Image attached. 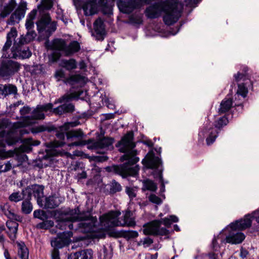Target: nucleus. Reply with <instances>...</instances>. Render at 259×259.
<instances>
[{
  "mask_svg": "<svg viewBox=\"0 0 259 259\" xmlns=\"http://www.w3.org/2000/svg\"><path fill=\"white\" fill-rule=\"evenodd\" d=\"M178 221V218L175 215H170L168 217L165 218L161 220V222L166 227H169L172 223H177Z\"/></svg>",
  "mask_w": 259,
  "mask_h": 259,
  "instance_id": "nucleus-38",
  "label": "nucleus"
},
{
  "mask_svg": "<svg viewBox=\"0 0 259 259\" xmlns=\"http://www.w3.org/2000/svg\"><path fill=\"white\" fill-rule=\"evenodd\" d=\"M79 66L80 69H83L86 67V64L84 61L82 60L79 62Z\"/></svg>",
  "mask_w": 259,
  "mask_h": 259,
  "instance_id": "nucleus-63",
  "label": "nucleus"
},
{
  "mask_svg": "<svg viewBox=\"0 0 259 259\" xmlns=\"http://www.w3.org/2000/svg\"><path fill=\"white\" fill-rule=\"evenodd\" d=\"M4 256H5L6 259H11L8 249H7V248L4 249Z\"/></svg>",
  "mask_w": 259,
  "mask_h": 259,
  "instance_id": "nucleus-62",
  "label": "nucleus"
},
{
  "mask_svg": "<svg viewBox=\"0 0 259 259\" xmlns=\"http://www.w3.org/2000/svg\"><path fill=\"white\" fill-rule=\"evenodd\" d=\"M22 145L21 146L22 150L24 152L29 153L32 150V146H36L39 144L38 141H34L31 138L24 139L22 141Z\"/></svg>",
  "mask_w": 259,
  "mask_h": 259,
  "instance_id": "nucleus-32",
  "label": "nucleus"
},
{
  "mask_svg": "<svg viewBox=\"0 0 259 259\" xmlns=\"http://www.w3.org/2000/svg\"><path fill=\"white\" fill-rule=\"evenodd\" d=\"M228 123V119L225 116L220 117L215 122L214 127L212 126L210 122L207 121L199 132L198 135L202 138L206 137L207 145H209L215 141L218 136V130L226 125Z\"/></svg>",
  "mask_w": 259,
  "mask_h": 259,
  "instance_id": "nucleus-11",
  "label": "nucleus"
},
{
  "mask_svg": "<svg viewBox=\"0 0 259 259\" xmlns=\"http://www.w3.org/2000/svg\"><path fill=\"white\" fill-rule=\"evenodd\" d=\"M144 233L155 235H166L168 231L164 227H160L159 221H154L144 225Z\"/></svg>",
  "mask_w": 259,
  "mask_h": 259,
  "instance_id": "nucleus-18",
  "label": "nucleus"
},
{
  "mask_svg": "<svg viewBox=\"0 0 259 259\" xmlns=\"http://www.w3.org/2000/svg\"><path fill=\"white\" fill-rule=\"evenodd\" d=\"M36 24L39 33L45 32L50 34L57 29V22L51 21V18L48 13L42 15Z\"/></svg>",
  "mask_w": 259,
  "mask_h": 259,
  "instance_id": "nucleus-15",
  "label": "nucleus"
},
{
  "mask_svg": "<svg viewBox=\"0 0 259 259\" xmlns=\"http://www.w3.org/2000/svg\"><path fill=\"white\" fill-rule=\"evenodd\" d=\"M52 216L57 223L56 228L61 230H65L68 228L73 230V222H79L78 229L84 233H90V237L93 238L100 237L101 234L97 233L96 231H85L87 224L91 223V220L95 217L91 216L90 212H80L78 207L74 209H69L65 211L56 210L52 213Z\"/></svg>",
  "mask_w": 259,
  "mask_h": 259,
  "instance_id": "nucleus-3",
  "label": "nucleus"
},
{
  "mask_svg": "<svg viewBox=\"0 0 259 259\" xmlns=\"http://www.w3.org/2000/svg\"><path fill=\"white\" fill-rule=\"evenodd\" d=\"M201 0H186L187 4L191 7H196Z\"/></svg>",
  "mask_w": 259,
  "mask_h": 259,
  "instance_id": "nucleus-52",
  "label": "nucleus"
},
{
  "mask_svg": "<svg viewBox=\"0 0 259 259\" xmlns=\"http://www.w3.org/2000/svg\"><path fill=\"white\" fill-rule=\"evenodd\" d=\"M4 95L7 96L10 94H16L17 92V89L16 86L8 84L4 85Z\"/></svg>",
  "mask_w": 259,
  "mask_h": 259,
  "instance_id": "nucleus-43",
  "label": "nucleus"
},
{
  "mask_svg": "<svg viewBox=\"0 0 259 259\" xmlns=\"http://www.w3.org/2000/svg\"><path fill=\"white\" fill-rule=\"evenodd\" d=\"M26 199L22 203V211L24 213L29 214L32 211L33 207L29 199Z\"/></svg>",
  "mask_w": 259,
  "mask_h": 259,
  "instance_id": "nucleus-39",
  "label": "nucleus"
},
{
  "mask_svg": "<svg viewBox=\"0 0 259 259\" xmlns=\"http://www.w3.org/2000/svg\"><path fill=\"white\" fill-rule=\"evenodd\" d=\"M17 35V31L15 27H12L7 34V41L2 50V57L5 58L26 59L31 56V52L28 47L24 46L25 44L19 43V40H15L13 46L9 53L8 51L11 46L12 41Z\"/></svg>",
  "mask_w": 259,
  "mask_h": 259,
  "instance_id": "nucleus-8",
  "label": "nucleus"
},
{
  "mask_svg": "<svg viewBox=\"0 0 259 259\" xmlns=\"http://www.w3.org/2000/svg\"><path fill=\"white\" fill-rule=\"evenodd\" d=\"M138 235V232L136 231H127L124 233V237L128 240L136 238Z\"/></svg>",
  "mask_w": 259,
  "mask_h": 259,
  "instance_id": "nucleus-46",
  "label": "nucleus"
},
{
  "mask_svg": "<svg viewBox=\"0 0 259 259\" xmlns=\"http://www.w3.org/2000/svg\"><path fill=\"white\" fill-rule=\"evenodd\" d=\"M54 223L53 221L46 220L37 224L36 228L39 229H49L53 227Z\"/></svg>",
  "mask_w": 259,
  "mask_h": 259,
  "instance_id": "nucleus-41",
  "label": "nucleus"
},
{
  "mask_svg": "<svg viewBox=\"0 0 259 259\" xmlns=\"http://www.w3.org/2000/svg\"><path fill=\"white\" fill-rule=\"evenodd\" d=\"M0 213H4L9 220H14L18 222L22 221V217L15 214L14 209L8 203L0 206Z\"/></svg>",
  "mask_w": 259,
  "mask_h": 259,
  "instance_id": "nucleus-26",
  "label": "nucleus"
},
{
  "mask_svg": "<svg viewBox=\"0 0 259 259\" xmlns=\"http://www.w3.org/2000/svg\"><path fill=\"white\" fill-rule=\"evenodd\" d=\"M61 201L55 196H50L46 198L45 206L48 208H54L57 207Z\"/></svg>",
  "mask_w": 259,
  "mask_h": 259,
  "instance_id": "nucleus-34",
  "label": "nucleus"
},
{
  "mask_svg": "<svg viewBox=\"0 0 259 259\" xmlns=\"http://www.w3.org/2000/svg\"><path fill=\"white\" fill-rule=\"evenodd\" d=\"M14 220H9L6 223L7 233L10 239L14 241L17 238L18 223Z\"/></svg>",
  "mask_w": 259,
  "mask_h": 259,
  "instance_id": "nucleus-27",
  "label": "nucleus"
},
{
  "mask_svg": "<svg viewBox=\"0 0 259 259\" xmlns=\"http://www.w3.org/2000/svg\"><path fill=\"white\" fill-rule=\"evenodd\" d=\"M106 103H107V106L109 108H110V109H114L115 108L114 104L110 103L109 101H108Z\"/></svg>",
  "mask_w": 259,
  "mask_h": 259,
  "instance_id": "nucleus-64",
  "label": "nucleus"
},
{
  "mask_svg": "<svg viewBox=\"0 0 259 259\" xmlns=\"http://www.w3.org/2000/svg\"><path fill=\"white\" fill-rule=\"evenodd\" d=\"M143 183V191L149 190L151 191H155L157 189V185L152 180L149 179H145L142 181Z\"/></svg>",
  "mask_w": 259,
  "mask_h": 259,
  "instance_id": "nucleus-37",
  "label": "nucleus"
},
{
  "mask_svg": "<svg viewBox=\"0 0 259 259\" xmlns=\"http://www.w3.org/2000/svg\"><path fill=\"white\" fill-rule=\"evenodd\" d=\"M252 214L254 219L257 223L259 224V209H256V210L252 212Z\"/></svg>",
  "mask_w": 259,
  "mask_h": 259,
  "instance_id": "nucleus-59",
  "label": "nucleus"
},
{
  "mask_svg": "<svg viewBox=\"0 0 259 259\" xmlns=\"http://www.w3.org/2000/svg\"><path fill=\"white\" fill-rule=\"evenodd\" d=\"M16 6V0H1L0 18H4L9 15Z\"/></svg>",
  "mask_w": 259,
  "mask_h": 259,
  "instance_id": "nucleus-25",
  "label": "nucleus"
},
{
  "mask_svg": "<svg viewBox=\"0 0 259 259\" xmlns=\"http://www.w3.org/2000/svg\"><path fill=\"white\" fill-rule=\"evenodd\" d=\"M16 159L18 161V163L16 164V166H18L21 164L23 162L26 161L28 160V157L26 155L24 154H22L21 155H16Z\"/></svg>",
  "mask_w": 259,
  "mask_h": 259,
  "instance_id": "nucleus-49",
  "label": "nucleus"
},
{
  "mask_svg": "<svg viewBox=\"0 0 259 259\" xmlns=\"http://www.w3.org/2000/svg\"><path fill=\"white\" fill-rule=\"evenodd\" d=\"M44 6L48 9H50L52 7V3L51 0H44L42 1Z\"/></svg>",
  "mask_w": 259,
  "mask_h": 259,
  "instance_id": "nucleus-56",
  "label": "nucleus"
},
{
  "mask_svg": "<svg viewBox=\"0 0 259 259\" xmlns=\"http://www.w3.org/2000/svg\"><path fill=\"white\" fill-rule=\"evenodd\" d=\"M18 255L21 259H29V250L23 241H17Z\"/></svg>",
  "mask_w": 259,
  "mask_h": 259,
  "instance_id": "nucleus-29",
  "label": "nucleus"
},
{
  "mask_svg": "<svg viewBox=\"0 0 259 259\" xmlns=\"http://www.w3.org/2000/svg\"><path fill=\"white\" fill-rule=\"evenodd\" d=\"M37 13V11L36 9H33L28 14L25 23V27L27 31L33 30L34 26L33 21L36 18Z\"/></svg>",
  "mask_w": 259,
  "mask_h": 259,
  "instance_id": "nucleus-31",
  "label": "nucleus"
},
{
  "mask_svg": "<svg viewBox=\"0 0 259 259\" xmlns=\"http://www.w3.org/2000/svg\"><path fill=\"white\" fill-rule=\"evenodd\" d=\"M52 259H60L59 251L57 249H54L52 253Z\"/></svg>",
  "mask_w": 259,
  "mask_h": 259,
  "instance_id": "nucleus-55",
  "label": "nucleus"
},
{
  "mask_svg": "<svg viewBox=\"0 0 259 259\" xmlns=\"http://www.w3.org/2000/svg\"><path fill=\"white\" fill-rule=\"evenodd\" d=\"M121 190L122 187L120 184L115 180H112L110 186V192L111 193H115L120 192Z\"/></svg>",
  "mask_w": 259,
  "mask_h": 259,
  "instance_id": "nucleus-42",
  "label": "nucleus"
},
{
  "mask_svg": "<svg viewBox=\"0 0 259 259\" xmlns=\"http://www.w3.org/2000/svg\"><path fill=\"white\" fill-rule=\"evenodd\" d=\"M31 111V108L28 106H24L20 110L21 115L24 116L30 113Z\"/></svg>",
  "mask_w": 259,
  "mask_h": 259,
  "instance_id": "nucleus-50",
  "label": "nucleus"
},
{
  "mask_svg": "<svg viewBox=\"0 0 259 259\" xmlns=\"http://www.w3.org/2000/svg\"><path fill=\"white\" fill-rule=\"evenodd\" d=\"M46 47L48 50L62 52L66 56H72L80 49V44L77 41L73 40L67 45L66 41L61 38H56L51 41H47Z\"/></svg>",
  "mask_w": 259,
  "mask_h": 259,
  "instance_id": "nucleus-10",
  "label": "nucleus"
},
{
  "mask_svg": "<svg viewBox=\"0 0 259 259\" xmlns=\"http://www.w3.org/2000/svg\"><path fill=\"white\" fill-rule=\"evenodd\" d=\"M97 0H79L84 15L93 16L98 12ZM115 0H98L99 5L101 7L110 8Z\"/></svg>",
  "mask_w": 259,
  "mask_h": 259,
  "instance_id": "nucleus-12",
  "label": "nucleus"
},
{
  "mask_svg": "<svg viewBox=\"0 0 259 259\" xmlns=\"http://www.w3.org/2000/svg\"><path fill=\"white\" fill-rule=\"evenodd\" d=\"M12 165H13V167L16 166V165H15L13 163V160H11L5 163L4 164L5 172L10 170L12 167Z\"/></svg>",
  "mask_w": 259,
  "mask_h": 259,
  "instance_id": "nucleus-51",
  "label": "nucleus"
},
{
  "mask_svg": "<svg viewBox=\"0 0 259 259\" xmlns=\"http://www.w3.org/2000/svg\"><path fill=\"white\" fill-rule=\"evenodd\" d=\"M119 11L124 14H130L141 6L140 0H119L117 2Z\"/></svg>",
  "mask_w": 259,
  "mask_h": 259,
  "instance_id": "nucleus-21",
  "label": "nucleus"
},
{
  "mask_svg": "<svg viewBox=\"0 0 259 259\" xmlns=\"http://www.w3.org/2000/svg\"><path fill=\"white\" fill-rule=\"evenodd\" d=\"M125 192L131 199H133L136 196V190L134 188L127 187Z\"/></svg>",
  "mask_w": 259,
  "mask_h": 259,
  "instance_id": "nucleus-47",
  "label": "nucleus"
},
{
  "mask_svg": "<svg viewBox=\"0 0 259 259\" xmlns=\"http://www.w3.org/2000/svg\"><path fill=\"white\" fill-rule=\"evenodd\" d=\"M81 256V253L76 252L74 253L70 254L68 256V259H79V257Z\"/></svg>",
  "mask_w": 259,
  "mask_h": 259,
  "instance_id": "nucleus-54",
  "label": "nucleus"
},
{
  "mask_svg": "<svg viewBox=\"0 0 259 259\" xmlns=\"http://www.w3.org/2000/svg\"><path fill=\"white\" fill-rule=\"evenodd\" d=\"M27 10V4L26 3H21L13 13L8 21V23L10 25L18 23L19 21L24 18Z\"/></svg>",
  "mask_w": 259,
  "mask_h": 259,
  "instance_id": "nucleus-24",
  "label": "nucleus"
},
{
  "mask_svg": "<svg viewBox=\"0 0 259 259\" xmlns=\"http://www.w3.org/2000/svg\"><path fill=\"white\" fill-rule=\"evenodd\" d=\"M143 14L140 13H135L129 16V20L126 22L137 28L143 24Z\"/></svg>",
  "mask_w": 259,
  "mask_h": 259,
  "instance_id": "nucleus-28",
  "label": "nucleus"
},
{
  "mask_svg": "<svg viewBox=\"0 0 259 259\" xmlns=\"http://www.w3.org/2000/svg\"><path fill=\"white\" fill-rule=\"evenodd\" d=\"M142 162L148 168L155 169L158 170V175L159 178V181L161 183V186L160 191L161 193L165 192V183L163 181L162 174L161 169L159 167L161 166L162 161L160 158L158 157H153L152 158L148 157L146 160H143Z\"/></svg>",
  "mask_w": 259,
  "mask_h": 259,
  "instance_id": "nucleus-17",
  "label": "nucleus"
},
{
  "mask_svg": "<svg viewBox=\"0 0 259 259\" xmlns=\"http://www.w3.org/2000/svg\"><path fill=\"white\" fill-rule=\"evenodd\" d=\"M53 104L48 103L44 105H38L31 112L30 116H24L20 121L14 123L13 127L15 129L23 127L31 126L30 131L33 134H37L48 130V127L44 125L32 126L36 123L37 120H43L45 118V112L52 109Z\"/></svg>",
  "mask_w": 259,
  "mask_h": 259,
  "instance_id": "nucleus-7",
  "label": "nucleus"
},
{
  "mask_svg": "<svg viewBox=\"0 0 259 259\" xmlns=\"http://www.w3.org/2000/svg\"><path fill=\"white\" fill-rule=\"evenodd\" d=\"M114 139L111 138H104L94 143L93 146L95 149H104L111 146Z\"/></svg>",
  "mask_w": 259,
  "mask_h": 259,
  "instance_id": "nucleus-30",
  "label": "nucleus"
},
{
  "mask_svg": "<svg viewBox=\"0 0 259 259\" xmlns=\"http://www.w3.org/2000/svg\"><path fill=\"white\" fill-rule=\"evenodd\" d=\"M242 68V73L238 71L234 74V80L238 83V90L234 95V103L235 106L241 105L243 100L247 96L248 94V88L252 85V82L250 80L248 74L247 67L241 66Z\"/></svg>",
  "mask_w": 259,
  "mask_h": 259,
  "instance_id": "nucleus-9",
  "label": "nucleus"
},
{
  "mask_svg": "<svg viewBox=\"0 0 259 259\" xmlns=\"http://www.w3.org/2000/svg\"><path fill=\"white\" fill-rule=\"evenodd\" d=\"M87 178V173L84 171V170H82L81 172L78 173L76 176L75 178L77 180H80L81 179H85Z\"/></svg>",
  "mask_w": 259,
  "mask_h": 259,
  "instance_id": "nucleus-53",
  "label": "nucleus"
},
{
  "mask_svg": "<svg viewBox=\"0 0 259 259\" xmlns=\"http://www.w3.org/2000/svg\"><path fill=\"white\" fill-rule=\"evenodd\" d=\"M72 235L73 233L71 231H64L58 233L57 237L51 240L52 246L57 248H61L68 245Z\"/></svg>",
  "mask_w": 259,
  "mask_h": 259,
  "instance_id": "nucleus-19",
  "label": "nucleus"
},
{
  "mask_svg": "<svg viewBox=\"0 0 259 259\" xmlns=\"http://www.w3.org/2000/svg\"><path fill=\"white\" fill-rule=\"evenodd\" d=\"M93 26L94 30L92 32V35L96 40H103L106 35L104 21L101 18H98L94 22Z\"/></svg>",
  "mask_w": 259,
  "mask_h": 259,
  "instance_id": "nucleus-22",
  "label": "nucleus"
},
{
  "mask_svg": "<svg viewBox=\"0 0 259 259\" xmlns=\"http://www.w3.org/2000/svg\"><path fill=\"white\" fill-rule=\"evenodd\" d=\"M83 136V134L80 131H70L66 134L64 133H57V140L48 144V148L46 150V156L49 157L62 155L64 152L62 150L61 147L66 143L69 147L81 145V142H77V140L82 138Z\"/></svg>",
  "mask_w": 259,
  "mask_h": 259,
  "instance_id": "nucleus-6",
  "label": "nucleus"
},
{
  "mask_svg": "<svg viewBox=\"0 0 259 259\" xmlns=\"http://www.w3.org/2000/svg\"><path fill=\"white\" fill-rule=\"evenodd\" d=\"M183 10V5L180 0H160L147 8L145 14L148 18L154 19L160 16L163 12L164 23L171 25L182 16Z\"/></svg>",
  "mask_w": 259,
  "mask_h": 259,
  "instance_id": "nucleus-5",
  "label": "nucleus"
},
{
  "mask_svg": "<svg viewBox=\"0 0 259 259\" xmlns=\"http://www.w3.org/2000/svg\"><path fill=\"white\" fill-rule=\"evenodd\" d=\"M252 213L247 214L243 219L231 223L224 229L217 236H214L211 244V248L214 251L207 255L210 259H222V253L220 249L226 243L238 244L242 243L245 238V235L240 231L249 228L251 225Z\"/></svg>",
  "mask_w": 259,
  "mask_h": 259,
  "instance_id": "nucleus-1",
  "label": "nucleus"
},
{
  "mask_svg": "<svg viewBox=\"0 0 259 259\" xmlns=\"http://www.w3.org/2000/svg\"><path fill=\"white\" fill-rule=\"evenodd\" d=\"M33 217L35 218L38 219L42 221L47 220L48 218L46 212L44 210L40 209L34 210L33 212Z\"/></svg>",
  "mask_w": 259,
  "mask_h": 259,
  "instance_id": "nucleus-44",
  "label": "nucleus"
},
{
  "mask_svg": "<svg viewBox=\"0 0 259 259\" xmlns=\"http://www.w3.org/2000/svg\"><path fill=\"white\" fill-rule=\"evenodd\" d=\"M58 19H61L65 24H67L68 22V19L64 15H62L61 16L57 17Z\"/></svg>",
  "mask_w": 259,
  "mask_h": 259,
  "instance_id": "nucleus-61",
  "label": "nucleus"
},
{
  "mask_svg": "<svg viewBox=\"0 0 259 259\" xmlns=\"http://www.w3.org/2000/svg\"><path fill=\"white\" fill-rule=\"evenodd\" d=\"M81 253L80 259H91L92 257L93 251L91 249L83 250L80 251Z\"/></svg>",
  "mask_w": 259,
  "mask_h": 259,
  "instance_id": "nucleus-45",
  "label": "nucleus"
},
{
  "mask_svg": "<svg viewBox=\"0 0 259 259\" xmlns=\"http://www.w3.org/2000/svg\"><path fill=\"white\" fill-rule=\"evenodd\" d=\"M120 152L124 154L120 157L121 162L125 161L122 165H114L108 166L106 168L107 171H114L116 174L122 175V172L120 170L123 168L127 171H131L132 175H136L139 167L136 164L139 161L140 159L137 156L138 152L135 149L136 143L134 142V133L133 131L128 132L116 144Z\"/></svg>",
  "mask_w": 259,
  "mask_h": 259,
  "instance_id": "nucleus-2",
  "label": "nucleus"
},
{
  "mask_svg": "<svg viewBox=\"0 0 259 259\" xmlns=\"http://www.w3.org/2000/svg\"><path fill=\"white\" fill-rule=\"evenodd\" d=\"M240 255L242 258H247L248 255V252L246 249L241 248Z\"/></svg>",
  "mask_w": 259,
  "mask_h": 259,
  "instance_id": "nucleus-57",
  "label": "nucleus"
},
{
  "mask_svg": "<svg viewBox=\"0 0 259 259\" xmlns=\"http://www.w3.org/2000/svg\"><path fill=\"white\" fill-rule=\"evenodd\" d=\"M153 243V240L152 239L149 237H146L144 238L143 241V244L146 245V246H148Z\"/></svg>",
  "mask_w": 259,
  "mask_h": 259,
  "instance_id": "nucleus-58",
  "label": "nucleus"
},
{
  "mask_svg": "<svg viewBox=\"0 0 259 259\" xmlns=\"http://www.w3.org/2000/svg\"><path fill=\"white\" fill-rule=\"evenodd\" d=\"M36 34L34 31L31 30L27 31L25 35H21L17 40H19L20 44H28L32 41L35 37Z\"/></svg>",
  "mask_w": 259,
  "mask_h": 259,
  "instance_id": "nucleus-35",
  "label": "nucleus"
},
{
  "mask_svg": "<svg viewBox=\"0 0 259 259\" xmlns=\"http://www.w3.org/2000/svg\"><path fill=\"white\" fill-rule=\"evenodd\" d=\"M23 199H27V195L24 196L22 193L19 192H13L9 197V199L11 201L18 202Z\"/></svg>",
  "mask_w": 259,
  "mask_h": 259,
  "instance_id": "nucleus-40",
  "label": "nucleus"
},
{
  "mask_svg": "<svg viewBox=\"0 0 259 259\" xmlns=\"http://www.w3.org/2000/svg\"><path fill=\"white\" fill-rule=\"evenodd\" d=\"M43 190L44 189L41 186L35 185L31 187H28L24 190H23L22 194L24 196H26L27 194V199H30L32 195L37 199V201L38 202L44 196Z\"/></svg>",
  "mask_w": 259,
  "mask_h": 259,
  "instance_id": "nucleus-23",
  "label": "nucleus"
},
{
  "mask_svg": "<svg viewBox=\"0 0 259 259\" xmlns=\"http://www.w3.org/2000/svg\"><path fill=\"white\" fill-rule=\"evenodd\" d=\"M16 141L14 137V133L8 132L6 134L4 132L2 135V138H0V158L6 159L8 157L14 156L15 153L14 151L10 150L6 151L5 149L6 144L11 145L14 144Z\"/></svg>",
  "mask_w": 259,
  "mask_h": 259,
  "instance_id": "nucleus-14",
  "label": "nucleus"
},
{
  "mask_svg": "<svg viewBox=\"0 0 259 259\" xmlns=\"http://www.w3.org/2000/svg\"><path fill=\"white\" fill-rule=\"evenodd\" d=\"M103 251L105 259H111L112 256V253L110 252L108 253L107 252V249L105 246L103 248Z\"/></svg>",
  "mask_w": 259,
  "mask_h": 259,
  "instance_id": "nucleus-60",
  "label": "nucleus"
},
{
  "mask_svg": "<svg viewBox=\"0 0 259 259\" xmlns=\"http://www.w3.org/2000/svg\"><path fill=\"white\" fill-rule=\"evenodd\" d=\"M19 68V64L15 61L10 59L3 61L0 66V76H9L18 71Z\"/></svg>",
  "mask_w": 259,
  "mask_h": 259,
  "instance_id": "nucleus-20",
  "label": "nucleus"
},
{
  "mask_svg": "<svg viewBox=\"0 0 259 259\" xmlns=\"http://www.w3.org/2000/svg\"><path fill=\"white\" fill-rule=\"evenodd\" d=\"M60 66L68 71L76 68L77 62L74 59H64L61 61Z\"/></svg>",
  "mask_w": 259,
  "mask_h": 259,
  "instance_id": "nucleus-36",
  "label": "nucleus"
},
{
  "mask_svg": "<svg viewBox=\"0 0 259 259\" xmlns=\"http://www.w3.org/2000/svg\"><path fill=\"white\" fill-rule=\"evenodd\" d=\"M232 106L233 102L232 99L230 97H227L222 101L219 109V112L220 114L226 113L230 110Z\"/></svg>",
  "mask_w": 259,
  "mask_h": 259,
  "instance_id": "nucleus-33",
  "label": "nucleus"
},
{
  "mask_svg": "<svg viewBox=\"0 0 259 259\" xmlns=\"http://www.w3.org/2000/svg\"><path fill=\"white\" fill-rule=\"evenodd\" d=\"M55 77L58 81L62 80L65 83L70 85L83 84L85 82V78L78 74H70L68 77L66 75L65 71L62 69L57 70Z\"/></svg>",
  "mask_w": 259,
  "mask_h": 259,
  "instance_id": "nucleus-16",
  "label": "nucleus"
},
{
  "mask_svg": "<svg viewBox=\"0 0 259 259\" xmlns=\"http://www.w3.org/2000/svg\"><path fill=\"white\" fill-rule=\"evenodd\" d=\"M121 213L119 210H111L100 217V222L97 224V218L91 220V223L87 224L85 231H96L97 233L101 234V238L104 236V233L111 230L116 226H134L136 223L133 217V213L130 210L126 211L121 218H119Z\"/></svg>",
  "mask_w": 259,
  "mask_h": 259,
  "instance_id": "nucleus-4",
  "label": "nucleus"
},
{
  "mask_svg": "<svg viewBox=\"0 0 259 259\" xmlns=\"http://www.w3.org/2000/svg\"><path fill=\"white\" fill-rule=\"evenodd\" d=\"M149 199L150 201L156 204H160L162 202V200L155 194L150 195Z\"/></svg>",
  "mask_w": 259,
  "mask_h": 259,
  "instance_id": "nucleus-48",
  "label": "nucleus"
},
{
  "mask_svg": "<svg viewBox=\"0 0 259 259\" xmlns=\"http://www.w3.org/2000/svg\"><path fill=\"white\" fill-rule=\"evenodd\" d=\"M73 98H74V97L70 95L66 94L54 102V104L61 103L62 104L56 108H52V109L49 111L53 112L56 115H61L73 112L74 110V106L70 103V101Z\"/></svg>",
  "mask_w": 259,
  "mask_h": 259,
  "instance_id": "nucleus-13",
  "label": "nucleus"
}]
</instances>
